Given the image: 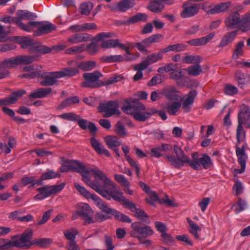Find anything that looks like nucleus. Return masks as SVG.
I'll return each mask as SVG.
<instances>
[{
    "mask_svg": "<svg viewBox=\"0 0 250 250\" xmlns=\"http://www.w3.org/2000/svg\"><path fill=\"white\" fill-rule=\"evenodd\" d=\"M71 171H76L80 173L82 177L83 181L89 187L96 191L97 193L100 191L103 188V185L96 179L91 181L90 176L93 175L94 177L98 178L104 185L109 178L106 174L98 168H92L77 161H68Z\"/></svg>",
    "mask_w": 250,
    "mask_h": 250,
    "instance_id": "f257e3e1",
    "label": "nucleus"
},
{
    "mask_svg": "<svg viewBox=\"0 0 250 250\" xmlns=\"http://www.w3.org/2000/svg\"><path fill=\"white\" fill-rule=\"evenodd\" d=\"M99 194L108 200L112 199L126 206L133 212L137 209L135 204L124 196L123 192L109 178L104 185H103V188Z\"/></svg>",
    "mask_w": 250,
    "mask_h": 250,
    "instance_id": "f03ea898",
    "label": "nucleus"
},
{
    "mask_svg": "<svg viewBox=\"0 0 250 250\" xmlns=\"http://www.w3.org/2000/svg\"><path fill=\"white\" fill-rule=\"evenodd\" d=\"M126 105L123 107L124 112L132 115L135 119L145 121L149 118L145 106L141 103L134 100H126Z\"/></svg>",
    "mask_w": 250,
    "mask_h": 250,
    "instance_id": "7ed1b4c3",
    "label": "nucleus"
},
{
    "mask_svg": "<svg viewBox=\"0 0 250 250\" xmlns=\"http://www.w3.org/2000/svg\"><path fill=\"white\" fill-rule=\"evenodd\" d=\"M131 227L132 229L130 232V235L139 241H142L145 238L154 234V231L150 226H142L139 222L133 223Z\"/></svg>",
    "mask_w": 250,
    "mask_h": 250,
    "instance_id": "20e7f679",
    "label": "nucleus"
},
{
    "mask_svg": "<svg viewBox=\"0 0 250 250\" xmlns=\"http://www.w3.org/2000/svg\"><path fill=\"white\" fill-rule=\"evenodd\" d=\"M64 186V183H62L59 185L44 186L38 188L37 191L39 192V193L34 197V199L36 201L42 200L52 194L61 191Z\"/></svg>",
    "mask_w": 250,
    "mask_h": 250,
    "instance_id": "39448f33",
    "label": "nucleus"
},
{
    "mask_svg": "<svg viewBox=\"0 0 250 250\" xmlns=\"http://www.w3.org/2000/svg\"><path fill=\"white\" fill-rule=\"evenodd\" d=\"M174 151L177 157L174 156L167 155L166 158L175 167L181 168L184 165L185 162H188V156L177 145L174 146Z\"/></svg>",
    "mask_w": 250,
    "mask_h": 250,
    "instance_id": "423d86ee",
    "label": "nucleus"
},
{
    "mask_svg": "<svg viewBox=\"0 0 250 250\" xmlns=\"http://www.w3.org/2000/svg\"><path fill=\"white\" fill-rule=\"evenodd\" d=\"M119 107V103L117 101H111L105 103H101L99 106V111L104 113V117L108 118L113 115H119L121 112Z\"/></svg>",
    "mask_w": 250,
    "mask_h": 250,
    "instance_id": "0eeeda50",
    "label": "nucleus"
},
{
    "mask_svg": "<svg viewBox=\"0 0 250 250\" xmlns=\"http://www.w3.org/2000/svg\"><path fill=\"white\" fill-rule=\"evenodd\" d=\"M78 208L77 213L81 219L84 221L83 224L84 225L95 223V221L92 217L93 211L88 204L81 203L79 204Z\"/></svg>",
    "mask_w": 250,
    "mask_h": 250,
    "instance_id": "6e6552de",
    "label": "nucleus"
},
{
    "mask_svg": "<svg viewBox=\"0 0 250 250\" xmlns=\"http://www.w3.org/2000/svg\"><path fill=\"white\" fill-rule=\"evenodd\" d=\"M242 18L240 19L239 14L235 12L229 16L225 20V22L227 27L230 29L240 28L243 31H246L245 26L243 25Z\"/></svg>",
    "mask_w": 250,
    "mask_h": 250,
    "instance_id": "1a4fd4ad",
    "label": "nucleus"
},
{
    "mask_svg": "<svg viewBox=\"0 0 250 250\" xmlns=\"http://www.w3.org/2000/svg\"><path fill=\"white\" fill-rule=\"evenodd\" d=\"M33 235L31 230H27L20 237V238L14 240L12 241V246L17 248H29L31 245V238Z\"/></svg>",
    "mask_w": 250,
    "mask_h": 250,
    "instance_id": "9d476101",
    "label": "nucleus"
},
{
    "mask_svg": "<svg viewBox=\"0 0 250 250\" xmlns=\"http://www.w3.org/2000/svg\"><path fill=\"white\" fill-rule=\"evenodd\" d=\"M102 76L98 71L93 73H86L83 75L85 81L82 83L81 85L83 87H96L100 86L98 83V80Z\"/></svg>",
    "mask_w": 250,
    "mask_h": 250,
    "instance_id": "9b49d317",
    "label": "nucleus"
},
{
    "mask_svg": "<svg viewBox=\"0 0 250 250\" xmlns=\"http://www.w3.org/2000/svg\"><path fill=\"white\" fill-rule=\"evenodd\" d=\"M35 29L37 30L34 32V36H40L48 34L56 29V26L49 22L35 21Z\"/></svg>",
    "mask_w": 250,
    "mask_h": 250,
    "instance_id": "f8f14e48",
    "label": "nucleus"
},
{
    "mask_svg": "<svg viewBox=\"0 0 250 250\" xmlns=\"http://www.w3.org/2000/svg\"><path fill=\"white\" fill-rule=\"evenodd\" d=\"M74 187L81 195L87 199L91 198L98 208H101L104 202L100 197L95 194H91L84 187L77 183H74Z\"/></svg>",
    "mask_w": 250,
    "mask_h": 250,
    "instance_id": "ddd939ff",
    "label": "nucleus"
},
{
    "mask_svg": "<svg viewBox=\"0 0 250 250\" xmlns=\"http://www.w3.org/2000/svg\"><path fill=\"white\" fill-rule=\"evenodd\" d=\"M100 209L108 215L114 216L119 221L128 223L131 222V220L127 216L109 208L105 202H104Z\"/></svg>",
    "mask_w": 250,
    "mask_h": 250,
    "instance_id": "4468645a",
    "label": "nucleus"
},
{
    "mask_svg": "<svg viewBox=\"0 0 250 250\" xmlns=\"http://www.w3.org/2000/svg\"><path fill=\"white\" fill-rule=\"evenodd\" d=\"M41 77L43 80L40 82V83L44 86L58 84L57 80L61 78L59 71L44 73L42 75Z\"/></svg>",
    "mask_w": 250,
    "mask_h": 250,
    "instance_id": "2eb2a0df",
    "label": "nucleus"
},
{
    "mask_svg": "<svg viewBox=\"0 0 250 250\" xmlns=\"http://www.w3.org/2000/svg\"><path fill=\"white\" fill-rule=\"evenodd\" d=\"M183 10L180 16L183 18H188L194 16L199 13L200 7L198 4H193L189 5L184 2L182 5Z\"/></svg>",
    "mask_w": 250,
    "mask_h": 250,
    "instance_id": "dca6fc26",
    "label": "nucleus"
},
{
    "mask_svg": "<svg viewBox=\"0 0 250 250\" xmlns=\"http://www.w3.org/2000/svg\"><path fill=\"white\" fill-rule=\"evenodd\" d=\"M238 114V122L244 125L246 128H250V109L246 104L241 106Z\"/></svg>",
    "mask_w": 250,
    "mask_h": 250,
    "instance_id": "f3484780",
    "label": "nucleus"
},
{
    "mask_svg": "<svg viewBox=\"0 0 250 250\" xmlns=\"http://www.w3.org/2000/svg\"><path fill=\"white\" fill-rule=\"evenodd\" d=\"M136 59L135 56L128 57L127 56H122L121 55H114L109 56H104L101 57L102 62L107 63L114 62H123L124 61H132Z\"/></svg>",
    "mask_w": 250,
    "mask_h": 250,
    "instance_id": "a211bd4d",
    "label": "nucleus"
},
{
    "mask_svg": "<svg viewBox=\"0 0 250 250\" xmlns=\"http://www.w3.org/2000/svg\"><path fill=\"white\" fill-rule=\"evenodd\" d=\"M167 1V0H152L149 2L147 8L152 12L160 13L164 9L165 3L171 4L173 3Z\"/></svg>",
    "mask_w": 250,
    "mask_h": 250,
    "instance_id": "6ab92c4d",
    "label": "nucleus"
},
{
    "mask_svg": "<svg viewBox=\"0 0 250 250\" xmlns=\"http://www.w3.org/2000/svg\"><path fill=\"white\" fill-rule=\"evenodd\" d=\"M25 90L21 89L13 92L9 97L0 100V105H10L15 103L18 98L25 93Z\"/></svg>",
    "mask_w": 250,
    "mask_h": 250,
    "instance_id": "aec40b11",
    "label": "nucleus"
},
{
    "mask_svg": "<svg viewBox=\"0 0 250 250\" xmlns=\"http://www.w3.org/2000/svg\"><path fill=\"white\" fill-rule=\"evenodd\" d=\"M91 40L90 36L86 33H77L70 36L67 38V42L71 44H78L86 42Z\"/></svg>",
    "mask_w": 250,
    "mask_h": 250,
    "instance_id": "412c9836",
    "label": "nucleus"
},
{
    "mask_svg": "<svg viewBox=\"0 0 250 250\" xmlns=\"http://www.w3.org/2000/svg\"><path fill=\"white\" fill-rule=\"evenodd\" d=\"M178 93L179 91L177 88L172 86L165 88L162 92L163 95L170 101L182 100V97L178 95Z\"/></svg>",
    "mask_w": 250,
    "mask_h": 250,
    "instance_id": "4be33fe9",
    "label": "nucleus"
},
{
    "mask_svg": "<svg viewBox=\"0 0 250 250\" xmlns=\"http://www.w3.org/2000/svg\"><path fill=\"white\" fill-rule=\"evenodd\" d=\"M197 94V92L196 90H191L187 94L185 100L182 98L181 100H183L182 108L185 112H188L190 110V107L193 104Z\"/></svg>",
    "mask_w": 250,
    "mask_h": 250,
    "instance_id": "5701e85b",
    "label": "nucleus"
},
{
    "mask_svg": "<svg viewBox=\"0 0 250 250\" xmlns=\"http://www.w3.org/2000/svg\"><path fill=\"white\" fill-rule=\"evenodd\" d=\"M90 144L93 148L98 154L104 155L107 157L110 156V153L108 150L95 138L91 137L90 138Z\"/></svg>",
    "mask_w": 250,
    "mask_h": 250,
    "instance_id": "b1692460",
    "label": "nucleus"
},
{
    "mask_svg": "<svg viewBox=\"0 0 250 250\" xmlns=\"http://www.w3.org/2000/svg\"><path fill=\"white\" fill-rule=\"evenodd\" d=\"M215 36L214 32L210 33L207 36L200 38L192 39L187 42L188 43L193 46H200L206 44L211 40H212Z\"/></svg>",
    "mask_w": 250,
    "mask_h": 250,
    "instance_id": "393cba45",
    "label": "nucleus"
},
{
    "mask_svg": "<svg viewBox=\"0 0 250 250\" xmlns=\"http://www.w3.org/2000/svg\"><path fill=\"white\" fill-rule=\"evenodd\" d=\"M162 107L164 109L166 110L170 115H175L181 107V104L178 101H175L172 103L167 102L163 103Z\"/></svg>",
    "mask_w": 250,
    "mask_h": 250,
    "instance_id": "a878e982",
    "label": "nucleus"
},
{
    "mask_svg": "<svg viewBox=\"0 0 250 250\" xmlns=\"http://www.w3.org/2000/svg\"><path fill=\"white\" fill-rule=\"evenodd\" d=\"M235 80L240 87H243L250 83V76L238 70L235 73Z\"/></svg>",
    "mask_w": 250,
    "mask_h": 250,
    "instance_id": "bb28decb",
    "label": "nucleus"
},
{
    "mask_svg": "<svg viewBox=\"0 0 250 250\" xmlns=\"http://www.w3.org/2000/svg\"><path fill=\"white\" fill-rule=\"evenodd\" d=\"M16 19L18 21L34 20L37 18L36 14L26 10H19L16 12Z\"/></svg>",
    "mask_w": 250,
    "mask_h": 250,
    "instance_id": "cd10ccee",
    "label": "nucleus"
},
{
    "mask_svg": "<svg viewBox=\"0 0 250 250\" xmlns=\"http://www.w3.org/2000/svg\"><path fill=\"white\" fill-rule=\"evenodd\" d=\"M166 53L164 48L161 49L158 52L153 53L148 55L145 59L149 64L155 63L163 58L164 54Z\"/></svg>",
    "mask_w": 250,
    "mask_h": 250,
    "instance_id": "c85d7f7f",
    "label": "nucleus"
},
{
    "mask_svg": "<svg viewBox=\"0 0 250 250\" xmlns=\"http://www.w3.org/2000/svg\"><path fill=\"white\" fill-rule=\"evenodd\" d=\"M187 222L189 224V230L190 233L194 236L195 239H200V235L199 232L202 230L201 227L189 218H187Z\"/></svg>",
    "mask_w": 250,
    "mask_h": 250,
    "instance_id": "c756f323",
    "label": "nucleus"
},
{
    "mask_svg": "<svg viewBox=\"0 0 250 250\" xmlns=\"http://www.w3.org/2000/svg\"><path fill=\"white\" fill-rule=\"evenodd\" d=\"M230 2H221L213 5L212 7V15L220 14L226 11L230 7Z\"/></svg>",
    "mask_w": 250,
    "mask_h": 250,
    "instance_id": "7c9ffc66",
    "label": "nucleus"
},
{
    "mask_svg": "<svg viewBox=\"0 0 250 250\" xmlns=\"http://www.w3.org/2000/svg\"><path fill=\"white\" fill-rule=\"evenodd\" d=\"M135 5L134 0H122L117 5V8L121 12H125Z\"/></svg>",
    "mask_w": 250,
    "mask_h": 250,
    "instance_id": "2f4dec72",
    "label": "nucleus"
},
{
    "mask_svg": "<svg viewBox=\"0 0 250 250\" xmlns=\"http://www.w3.org/2000/svg\"><path fill=\"white\" fill-rule=\"evenodd\" d=\"M52 91L51 88H41L35 90L31 93L29 97L31 98H42L46 96Z\"/></svg>",
    "mask_w": 250,
    "mask_h": 250,
    "instance_id": "473e14b6",
    "label": "nucleus"
},
{
    "mask_svg": "<svg viewBox=\"0 0 250 250\" xmlns=\"http://www.w3.org/2000/svg\"><path fill=\"white\" fill-rule=\"evenodd\" d=\"M18 65L17 58L13 57L6 59L0 62V69H11Z\"/></svg>",
    "mask_w": 250,
    "mask_h": 250,
    "instance_id": "72a5a7b5",
    "label": "nucleus"
},
{
    "mask_svg": "<svg viewBox=\"0 0 250 250\" xmlns=\"http://www.w3.org/2000/svg\"><path fill=\"white\" fill-rule=\"evenodd\" d=\"M192 159L190 160L188 156V162H185V164H188L192 168L196 170H200L202 169L200 163V158H198V153H193L191 155Z\"/></svg>",
    "mask_w": 250,
    "mask_h": 250,
    "instance_id": "f704fd0d",
    "label": "nucleus"
},
{
    "mask_svg": "<svg viewBox=\"0 0 250 250\" xmlns=\"http://www.w3.org/2000/svg\"><path fill=\"white\" fill-rule=\"evenodd\" d=\"M104 140L107 146L110 148L117 147L121 144L120 139L116 136L108 135Z\"/></svg>",
    "mask_w": 250,
    "mask_h": 250,
    "instance_id": "c9c22d12",
    "label": "nucleus"
},
{
    "mask_svg": "<svg viewBox=\"0 0 250 250\" xmlns=\"http://www.w3.org/2000/svg\"><path fill=\"white\" fill-rule=\"evenodd\" d=\"M17 42L21 44V47L23 48H28L33 47L34 42L31 38L27 37H17L16 38Z\"/></svg>",
    "mask_w": 250,
    "mask_h": 250,
    "instance_id": "e433bc0d",
    "label": "nucleus"
},
{
    "mask_svg": "<svg viewBox=\"0 0 250 250\" xmlns=\"http://www.w3.org/2000/svg\"><path fill=\"white\" fill-rule=\"evenodd\" d=\"M236 154L239 164H246L248 159V156L245 152V146H243L242 147L236 146Z\"/></svg>",
    "mask_w": 250,
    "mask_h": 250,
    "instance_id": "4c0bfd02",
    "label": "nucleus"
},
{
    "mask_svg": "<svg viewBox=\"0 0 250 250\" xmlns=\"http://www.w3.org/2000/svg\"><path fill=\"white\" fill-rule=\"evenodd\" d=\"M201 60V57L199 55H188L182 59L183 62L188 64H198Z\"/></svg>",
    "mask_w": 250,
    "mask_h": 250,
    "instance_id": "58836bf2",
    "label": "nucleus"
},
{
    "mask_svg": "<svg viewBox=\"0 0 250 250\" xmlns=\"http://www.w3.org/2000/svg\"><path fill=\"white\" fill-rule=\"evenodd\" d=\"M187 47L186 45L183 43H177L173 45L167 46L164 48L166 53L174 51V52H181L186 50Z\"/></svg>",
    "mask_w": 250,
    "mask_h": 250,
    "instance_id": "ea45409f",
    "label": "nucleus"
},
{
    "mask_svg": "<svg viewBox=\"0 0 250 250\" xmlns=\"http://www.w3.org/2000/svg\"><path fill=\"white\" fill-rule=\"evenodd\" d=\"M236 34V31H232L226 35L221 41L219 47H224L227 45L234 39Z\"/></svg>",
    "mask_w": 250,
    "mask_h": 250,
    "instance_id": "a19ab883",
    "label": "nucleus"
},
{
    "mask_svg": "<svg viewBox=\"0 0 250 250\" xmlns=\"http://www.w3.org/2000/svg\"><path fill=\"white\" fill-rule=\"evenodd\" d=\"M187 71L189 75L197 76L202 72V69L201 65L198 63L189 66L188 67Z\"/></svg>",
    "mask_w": 250,
    "mask_h": 250,
    "instance_id": "79ce46f5",
    "label": "nucleus"
},
{
    "mask_svg": "<svg viewBox=\"0 0 250 250\" xmlns=\"http://www.w3.org/2000/svg\"><path fill=\"white\" fill-rule=\"evenodd\" d=\"M10 26L5 28L0 24V42H5L9 40V38L7 35L12 31Z\"/></svg>",
    "mask_w": 250,
    "mask_h": 250,
    "instance_id": "37998d69",
    "label": "nucleus"
},
{
    "mask_svg": "<svg viewBox=\"0 0 250 250\" xmlns=\"http://www.w3.org/2000/svg\"><path fill=\"white\" fill-rule=\"evenodd\" d=\"M35 21H30L28 24H25L21 21H16L17 24L20 28L27 32H31L35 29Z\"/></svg>",
    "mask_w": 250,
    "mask_h": 250,
    "instance_id": "c03bdc74",
    "label": "nucleus"
},
{
    "mask_svg": "<svg viewBox=\"0 0 250 250\" xmlns=\"http://www.w3.org/2000/svg\"><path fill=\"white\" fill-rule=\"evenodd\" d=\"M77 66L83 71H90L96 67V62L94 61L83 62L79 63Z\"/></svg>",
    "mask_w": 250,
    "mask_h": 250,
    "instance_id": "a18cd8bd",
    "label": "nucleus"
},
{
    "mask_svg": "<svg viewBox=\"0 0 250 250\" xmlns=\"http://www.w3.org/2000/svg\"><path fill=\"white\" fill-rule=\"evenodd\" d=\"M60 174L52 170L48 169L45 172L43 173L41 176L40 180H46L54 179L60 177Z\"/></svg>",
    "mask_w": 250,
    "mask_h": 250,
    "instance_id": "49530a36",
    "label": "nucleus"
},
{
    "mask_svg": "<svg viewBox=\"0 0 250 250\" xmlns=\"http://www.w3.org/2000/svg\"><path fill=\"white\" fill-rule=\"evenodd\" d=\"M24 71L29 72L30 73L21 76V78H28L30 79L34 78L39 75V71H37L33 66H27L24 67Z\"/></svg>",
    "mask_w": 250,
    "mask_h": 250,
    "instance_id": "de8ad7c7",
    "label": "nucleus"
},
{
    "mask_svg": "<svg viewBox=\"0 0 250 250\" xmlns=\"http://www.w3.org/2000/svg\"><path fill=\"white\" fill-rule=\"evenodd\" d=\"M93 7V4L90 2L82 3L80 6V12L83 15H88Z\"/></svg>",
    "mask_w": 250,
    "mask_h": 250,
    "instance_id": "09e8293b",
    "label": "nucleus"
},
{
    "mask_svg": "<svg viewBox=\"0 0 250 250\" xmlns=\"http://www.w3.org/2000/svg\"><path fill=\"white\" fill-rule=\"evenodd\" d=\"M61 78L64 77H72L79 73L78 69L75 68H67L59 71Z\"/></svg>",
    "mask_w": 250,
    "mask_h": 250,
    "instance_id": "8fccbe9b",
    "label": "nucleus"
},
{
    "mask_svg": "<svg viewBox=\"0 0 250 250\" xmlns=\"http://www.w3.org/2000/svg\"><path fill=\"white\" fill-rule=\"evenodd\" d=\"M177 64H174L172 63H169L166 64L165 65L162 67H159L157 71L160 73H164V72H169L173 71L177 67Z\"/></svg>",
    "mask_w": 250,
    "mask_h": 250,
    "instance_id": "3c124183",
    "label": "nucleus"
},
{
    "mask_svg": "<svg viewBox=\"0 0 250 250\" xmlns=\"http://www.w3.org/2000/svg\"><path fill=\"white\" fill-rule=\"evenodd\" d=\"M118 39H111L103 42L101 46L103 48L107 49L117 47Z\"/></svg>",
    "mask_w": 250,
    "mask_h": 250,
    "instance_id": "603ef678",
    "label": "nucleus"
},
{
    "mask_svg": "<svg viewBox=\"0 0 250 250\" xmlns=\"http://www.w3.org/2000/svg\"><path fill=\"white\" fill-rule=\"evenodd\" d=\"M18 64H28L35 60V57L29 56H20L17 57Z\"/></svg>",
    "mask_w": 250,
    "mask_h": 250,
    "instance_id": "864d4df0",
    "label": "nucleus"
},
{
    "mask_svg": "<svg viewBox=\"0 0 250 250\" xmlns=\"http://www.w3.org/2000/svg\"><path fill=\"white\" fill-rule=\"evenodd\" d=\"M200 158L201 167L202 166L205 169L210 167L212 163L210 158L206 154H204Z\"/></svg>",
    "mask_w": 250,
    "mask_h": 250,
    "instance_id": "5fc2aeb1",
    "label": "nucleus"
},
{
    "mask_svg": "<svg viewBox=\"0 0 250 250\" xmlns=\"http://www.w3.org/2000/svg\"><path fill=\"white\" fill-rule=\"evenodd\" d=\"M233 207L236 212L238 213L247 208L248 203L245 200L239 198L238 203H236Z\"/></svg>",
    "mask_w": 250,
    "mask_h": 250,
    "instance_id": "6e6d98bb",
    "label": "nucleus"
},
{
    "mask_svg": "<svg viewBox=\"0 0 250 250\" xmlns=\"http://www.w3.org/2000/svg\"><path fill=\"white\" fill-rule=\"evenodd\" d=\"M114 178L115 180L124 187H128L130 186V183L127 179L123 175L115 174Z\"/></svg>",
    "mask_w": 250,
    "mask_h": 250,
    "instance_id": "4d7b16f0",
    "label": "nucleus"
},
{
    "mask_svg": "<svg viewBox=\"0 0 250 250\" xmlns=\"http://www.w3.org/2000/svg\"><path fill=\"white\" fill-rule=\"evenodd\" d=\"M33 48L35 51L41 54L48 53L52 51V49H51V48H49L43 45L37 44L36 43H34Z\"/></svg>",
    "mask_w": 250,
    "mask_h": 250,
    "instance_id": "13d9d810",
    "label": "nucleus"
},
{
    "mask_svg": "<svg viewBox=\"0 0 250 250\" xmlns=\"http://www.w3.org/2000/svg\"><path fill=\"white\" fill-rule=\"evenodd\" d=\"M116 132L121 137H125L127 135L125 127L121 122H118L115 126Z\"/></svg>",
    "mask_w": 250,
    "mask_h": 250,
    "instance_id": "bf43d9fd",
    "label": "nucleus"
},
{
    "mask_svg": "<svg viewBox=\"0 0 250 250\" xmlns=\"http://www.w3.org/2000/svg\"><path fill=\"white\" fill-rule=\"evenodd\" d=\"M40 183V181H36L34 180V177H25L22 179L21 182L20 183V186L22 187L29 184H32L35 185Z\"/></svg>",
    "mask_w": 250,
    "mask_h": 250,
    "instance_id": "052dcab7",
    "label": "nucleus"
},
{
    "mask_svg": "<svg viewBox=\"0 0 250 250\" xmlns=\"http://www.w3.org/2000/svg\"><path fill=\"white\" fill-rule=\"evenodd\" d=\"M78 231L75 228L67 229L64 231L65 237L72 241H75L76 236L78 234Z\"/></svg>",
    "mask_w": 250,
    "mask_h": 250,
    "instance_id": "680f3d73",
    "label": "nucleus"
},
{
    "mask_svg": "<svg viewBox=\"0 0 250 250\" xmlns=\"http://www.w3.org/2000/svg\"><path fill=\"white\" fill-rule=\"evenodd\" d=\"M244 45V42L243 41L238 43L233 54V58L234 59H237L239 56L242 55L243 53V47Z\"/></svg>",
    "mask_w": 250,
    "mask_h": 250,
    "instance_id": "e2e57ef3",
    "label": "nucleus"
},
{
    "mask_svg": "<svg viewBox=\"0 0 250 250\" xmlns=\"http://www.w3.org/2000/svg\"><path fill=\"white\" fill-rule=\"evenodd\" d=\"M149 197L146 199V201L150 205H154V203L158 201V196L155 191L151 190L147 193Z\"/></svg>",
    "mask_w": 250,
    "mask_h": 250,
    "instance_id": "0e129e2a",
    "label": "nucleus"
},
{
    "mask_svg": "<svg viewBox=\"0 0 250 250\" xmlns=\"http://www.w3.org/2000/svg\"><path fill=\"white\" fill-rule=\"evenodd\" d=\"M147 15L145 14L138 13L130 18L128 22L129 23H134L140 21L146 20Z\"/></svg>",
    "mask_w": 250,
    "mask_h": 250,
    "instance_id": "69168bd1",
    "label": "nucleus"
},
{
    "mask_svg": "<svg viewBox=\"0 0 250 250\" xmlns=\"http://www.w3.org/2000/svg\"><path fill=\"white\" fill-rule=\"evenodd\" d=\"M151 46V44L148 41V39L146 38L144 40L140 42L137 43L135 46L140 51H144L146 48H148Z\"/></svg>",
    "mask_w": 250,
    "mask_h": 250,
    "instance_id": "338daca9",
    "label": "nucleus"
},
{
    "mask_svg": "<svg viewBox=\"0 0 250 250\" xmlns=\"http://www.w3.org/2000/svg\"><path fill=\"white\" fill-rule=\"evenodd\" d=\"M242 22L243 25L245 26L246 31L250 29V11L244 15Z\"/></svg>",
    "mask_w": 250,
    "mask_h": 250,
    "instance_id": "774afa93",
    "label": "nucleus"
}]
</instances>
